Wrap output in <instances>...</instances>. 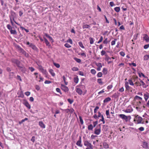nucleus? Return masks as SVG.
<instances>
[{
    "label": "nucleus",
    "mask_w": 149,
    "mask_h": 149,
    "mask_svg": "<svg viewBox=\"0 0 149 149\" xmlns=\"http://www.w3.org/2000/svg\"><path fill=\"white\" fill-rule=\"evenodd\" d=\"M142 120V118L138 115L136 116L134 119V121L136 124L141 123Z\"/></svg>",
    "instance_id": "1"
},
{
    "label": "nucleus",
    "mask_w": 149,
    "mask_h": 149,
    "mask_svg": "<svg viewBox=\"0 0 149 149\" xmlns=\"http://www.w3.org/2000/svg\"><path fill=\"white\" fill-rule=\"evenodd\" d=\"M119 118H121L123 120H125L126 122L128 120V117H130V116H127L124 114H120L118 115Z\"/></svg>",
    "instance_id": "2"
},
{
    "label": "nucleus",
    "mask_w": 149,
    "mask_h": 149,
    "mask_svg": "<svg viewBox=\"0 0 149 149\" xmlns=\"http://www.w3.org/2000/svg\"><path fill=\"white\" fill-rule=\"evenodd\" d=\"M84 145L87 147H89L91 149H93V146L91 144L89 143L88 141H85L84 142Z\"/></svg>",
    "instance_id": "3"
},
{
    "label": "nucleus",
    "mask_w": 149,
    "mask_h": 149,
    "mask_svg": "<svg viewBox=\"0 0 149 149\" xmlns=\"http://www.w3.org/2000/svg\"><path fill=\"white\" fill-rule=\"evenodd\" d=\"M10 15L9 16L10 19H13V20H14L16 16V13L12 10L10 11Z\"/></svg>",
    "instance_id": "4"
},
{
    "label": "nucleus",
    "mask_w": 149,
    "mask_h": 149,
    "mask_svg": "<svg viewBox=\"0 0 149 149\" xmlns=\"http://www.w3.org/2000/svg\"><path fill=\"white\" fill-rule=\"evenodd\" d=\"M23 104L28 109H31V105L26 100H24Z\"/></svg>",
    "instance_id": "5"
},
{
    "label": "nucleus",
    "mask_w": 149,
    "mask_h": 149,
    "mask_svg": "<svg viewBox=\"0 0 149 149\" xmlns=\"http://www.w3.org/2000/svg\"><path fill=\"white\" fill-rule=\"evenodd\" d=\"M12 62L16 64L18 67H20L19 66L20 62L18 60L13 58L11 60Z\"/></svg>",
    "instance_id": "6"
},
{
    "label": "nucleus",
    "mask_w": 149,
    "mask_h": 149,
    "mask_svg": "<svg viewBox=\"0 0 149 149\" xmlns=\"http://www.w3.org/2000/svg\"><path fill=\"white\" fill-rule=\"evenodd\" d=\"M143 39L144 40H145L147 42H149V37L146 34H144L143 35Z\"/></svg>",
    "instance_id": "7"
},
{
    "label": "nucleus",
    "mask_w": 149,
    "mask_h": 149,
    "mask_svg": "<svg viewBox=\"0 0 149 149\" xmlns=\"http://www.w3.org/2000/svg\"><path fill=\"white\" fill-rule=\"evenodd\" d=\"M61 89L65 92H67L69 91V88L64 85L61 84Z\"/></svg>",
    "instance_id": "8"
},
{
    "label": "nucleus",
    "mask_w": 149,
    "mask_h": 149,
    "mask_svg": "<svg viewBox=\"0 0 149 149\" xmlns=\"http://www.w3.org/2000/svg\"><path fill=\"white\" fill-rule=\"evenodd\" d=\"M133 109L130 106H128L127 109L125 111V112L126 113H130L133 111Z\"/></svg>",
    "instance_id": "9"
},
{
    "label": "nucleus",
    "mask_w": 149,
    "mask_h": 149,
    "mask_svg": "<svg viewBox=\"0 0 149 149\" xmlns=\"http://www.w3.org/2000/svg\"><path fill=\"white\" fill-rule=\"evenodd\" d=\"M30 47L32 48L33 50L36 51H38V49L37 47L32 43H31Z\"/></svg>",
    "instance_id": "10"
},
{
    "label": "nucleus",
    "mask_w": 149,
    "mask_h": 149,
    "mask_svg": "<svg viewBox=\"0 0 149 149\" xmlns=\"http://www.w3.org/2000/svg\"><path fill=\"white\" fill-rule=\"evenodd\" d=\"M39 70L44 74L47 75V72L46 70L44 69L42 67H39Z\"/></svg>",
    "instance_id": "11"
},
{
    "label": "nucleus",
    "mask_w": 149,
    "mask_h": 149,
    "mask_svg": "<svg viewBox=\"0 0 149 149\" xmlns=\"http://www.w3.org/2000/svg\"><path fill=\"white\" fill-rule=\"evenodd\" d=\"M100 125V128L98 129H95V131L94 132V133L97 135H99L100 134L101 132V129H100V125Z\"/></svg>",
    "instance_id": "12"
},
{
    "label": "nucleus",
    "mask_w": 149,
    "mask_h": 149,
    "mask_svg": "<svg viewBox=\"0 0 149 149\" xmlns=\"http://www.w3.org/2000/svg\"><path fill=\"white\" fill-rule=\"evenodd\" d=\"M44 39V41L45 43L47 46H48L49 47H51V45L50 44L49 42L47 40L45 37H43Z\"/></svg>",
    "instance_id": "13"
},
{
    "label": "nucleus",
    "mask_w": 149,
    "mask_h": 149,
    "mask_svg": "<svg viewBox=\"0 0 149 149\" xmlns=\"http://www.w3.org/2000/svg\"><path fill=\"white\" fill-rule=\"evenodd\" d=\"M81 138L80 136L79 137V139L77 143L76 144L78 146H79L80 147H81L82 146V145L81 144Z\"/></svg>",
    "instance_id": "14"
},
{
    "label": "nucleus",
    "mask_w": 149,
    "mask_h": 149,
    "mask_svg": "<svg viewBox=\"0 0 149 149\" xmlns=\"http://www.w3.org/2000/svg\"><path fill=\"white\" fill-rule=\"evenodd\" d=\"M77 86L76 87V91L79 95H81L82 93V91L81 89L77 88Z\"/></svg>",
    "instance_id": "15"
},
{
    "label": "nucleus",
    "mask_w": 149,
    "mask_h": 149,
    "mask_svg": "<svg viewBox=\"0 0 149 149\" xmlns=\"http://www.w3.org/2000/svg\"><path fill=\"white\" fill-rule=\"evenodd\" d=\"M39 125L40 127L42 128H45V125L43 123L42 121H39Z\"/></svg>",
    "instance_id": "16"
},
{
    "label": "nucleus",
    "mask_w": 149,
    "mask_h": 149,
    "mask_svg": "<svg viewBox=\"0 0 149 149\" xmlns=\"http://www.w3.org/2000/svg\"><path fill=\"white\" fill-rule=\"evenodd\" d=\"M45 35L46 37H47L49 38L50 41H52V42H54V40L52 38L51 36H50L47 33H45Z\"/></svg>",
    "instance_id": "17"
},
{
    "label": "nucleus",
    "mask_w": 149,
    "mask_h": 149,
    "mask_svg": "<svg viewBox=\"0 0 149 149\" xmlns=\"http://www.w3.org/2000/svg\"><path fill=\"white\" fill-rule=\"evenodd\" d=\"M139 80H140V81L141 83L142 84H140V86H141L142 85L143 88H146L148 86L146 85L145 84L144 82L143 81L141 80L140 79H139Z\"/></svg>",
    "instance_id": "18"
},
{
    "label": "nucleus",
    "mask_w": 149,
    "mask_h": 149,
    "mask_svg": "<svg viewBox=\"0 0 149 149\" xmlns=\"http://www.w3.org/2000/svg\"><path fill=\"white\" fill-rule=\"evenodd\" d=\"M144 96L145 101H146L149 97V93H147V94H144Z\"/></svg>",
    "instance_id": "19"
},
{
    "label": "nucleus",
    "mask_w": 149,
    "mask_h": 149,
    "mask_svg": "<svg viewBox=\"0 0 149 149\" xmlns=\"http://www.w3.org/2000/svg\"><path fill=\"white\" fill-rule=\"evenodd\" d=\"M49 72L50 73L51 75L53 77H54L55 75V73L54 72V70L52 69H50L49 70Z\"/></svg>",
    "instance_id": "20"
},
{
    "label": "nucleus",
    "mask_w": 149,
    "mask_h": 149,
    "mask_svg": "<svg viewBox=\"0 0 149 149\" xmlns=\"http://www.w3.org/2000/svg\"><path fill=\"white\" fill-rule=\"evenodd\" d=\"M20 67H19L20 69L21 70L22 72L23 73H24L26 72V68L24 67H22L20 66Z\"/></svg>",
    "instance_id": "21"
},
{
    "label": "nucleus",
    "mask_w": 149,
    "mask_h": 149,
    "mask_svg": "<svg viewBox=\"0 0 149 149\" xmlns=\"http://www.w3.org/2000/svg\"><path fill=\"white\" fill-rule=\"evenodd\" d=\"M125 87L127 90H129L130 89V87L129 86L128 83L127 82H125Z\"/></svg>",
    "instance_id": "22"
},
{
    "label": "nucleus",
    "mask_w": 149,
    "mask_h": 149,
    "mask_svg": "<svg viewBox=\"0 0 149 149\" xmlns=\"http://www.w3.org/2000/svg\"><path fill=\"white\" fill-rule=\"evenodd\" d=\"M111 100V98L109 97L106 98L103 101L104 103L107 102Z\"/></svg>",
    "instance_id": "23"
},
{
    "label": "nucleus",
    "mask_w": 149,
    "mask_h": 149,
    "mask_svg": "<svg viewBox=\"0 0 149 149\" xmlns=\"http://www.w3.org/2000/svg\"><path fill=\"white\" fill-rule=\"evenodd\" d=\"M143 147L145 148H148V143L146 142H144L143 143Z\"/></svg>",
    "instance_id": "24"
},
{
    "label": "nucleus",
    "mask_w": 149,
    "mask_h": 149,
    "mask_svg": "<svg viewBox=\"0 0 149 149\" xmlns=\"http://www.w3.org/2000/svg\"><path fill=\"white\" fill-rule=\"evenodd\" d=\"M10 33L13 34H17V32L16 30H13L12 29L10 31Z\"/></svg>",
    "instance_id": "25"
},
{
    "label": "nucleus",
    "mask_w": 149,
    "mask_h": 149,
    "mask_svg": "<svg viewBox=\"0 0 149 149\" xmlns=\"http://www.w3.org/2000/svg\"><path fill=\"white\" fill-rule=\"evenodd\" d=\"M90 27V26L88 24H85L83 25L82 28L83 29H88Z\"/></svg>",
    "instance_id": "26"
},
{
    "label": "nucleus",
    "mask_w": 149,
    "mask_h": 149,
    "mask_svg": "<svg viewBox=\"0 0 149 149\" xmlns=\"http://www.w3.org/2000/svg\"><path fill=\"white\" fill-rule=\"evenodd\" d=\"M93 128V127L92 124H90L88 126V129L89 130H92Z\"/></svg>",
    "instance_id": "27"
},
{
    "label": "nucleus",
    "mask_w": 149,
    "mask_h": 149,
    "mask_svg": "<svg viewBox=\"0 0 149 149\" xmlns=\"http://www.w3.org/2000/svg\"><path fill=\"white\" fill-rule=\"evenodd\" d=\"M74 81L77 84L79 81V79L77 77H75L74 78Z\"/></svg>",
    "instance_id": "28"
},
{
    "label": "nucleus",
    "mask_w": 149,
    "mask_h": 149,
    "mask_svg": "<svg viewBox=\"0 0 149 149\" xmlns=\"http://www.w3.org/2000/svg\"><path fill=\"white\" fill-rule=\"evenodd\" d=\"M103 146L104 148H107L109 147L108 145L106 142H104L103 143Z\"/></svg>",
    "instance_id": "29"
},
{
    "label": "nucleus",
    "mask_w": 149,
    "mask_h": 149,
    "mask_svg": "<svg viewBox=\"0 0 149 149\" xmlns=\"http://www.w3.org/2000/svg\"><path fill=\"white\" fill-rule=\"evenodd\" d=\"M102 72L104 74H107V70L106 68H104L103 69Z\"/></svg>",
    "instance_id": "30"
},
{
    "label": "nucleus",
    "mask_w": 149,
    "mask_h": 149,
    "mask_svg": "<svg viewBox=\"0 0 149 149\" xmlns=\"http://www.w3.org/2000/svg\"><path fill=\"white\" fill-rule=\"evenodd\" d=\"M114 10L117 12H119L120 10L119 7H116L114 8Z\"/></svg>",
    "instance_id": "31"
},
{
    "label": "nucleus",
    "mask_w": 149,
    "mask_h": 149,
    "mask_svg": "<svg viewBox=\"0 0 149 149\" xmlns=\"http://www.w3.org/2000/svg\"><path fill=\"white\" fill-rule=\"evenodd\" d=\"M95 65L98 67L102 68V64L101 63H96Z\"/></svg>",
    "instance_id": "32"
},
{
    "label": "nucleus",
    "mask_w": 149,
    "mask_h": 149,
    "mask_svg": "<svg viewBox=\"0 0 149 149\" xmlns=\"http://www.w3.org/2000/svg\"><path fill=\"white\" fill-rule=\"evenodd\" d=\"M97 82L99 84L101 85L102 84H103L101 79H98L97 80Z\"/></svg>",
    "instance_id": "33"
},
{
    "label": "nucleus",
    "mask_w": 149,
    "mask_h": 149,
    "mask_svg": "<svg viewBox=\"0 0 149 149\" xmlns=\"http://www.w3.org/2000/svg\"><path fill=\"white\" fill-rule=\"evenodd\" d=\"M74 59L77 63H80L81 62V60L79 58H74Z\"/></svg>",
    "instance_id": "34"
},
{
    "label": "nucleus",
    "mask_w": 149,
    "mask_h": 149,
    "mask_svg": "<svg viewBox=\"0 0 149 149\" xmlns=\"http://www.w3.org/2000/svg\"><path fill=\"white\" fill-rule=\"evenodd\" d=\"M106 115L107 116V118H109L110 117V115L109 114V110H107L106 111Z\"/></svg>",
    "instance_id": "35"
},
{
    "label": "nucleus",
    "mask_w": 149,
    "mask_h": 149,
    "mask_svg": "<svg viewBox=\"0 0 149 149\" xmlns=\"http://www.w3.org/2000/svg\"><path fill=\"white\" fill-rule=\"evenodd\" d=\"M79 46L82 48H84V47L81 42H78Z\"/></svg>",
    "instance_id": "36"
},
{
    "label": "nucleus",
    "mask_w": 149,
    "mask_h": 149,
    "mask_svg": "<svg viewBox=\"0 0 149 149\" xmlns=\"http://www.w3.org/2000/svg\"><path fill=\"white\" fill-rule=\"evenodd\" d=\"M72 70L73 71H77L79 70L78 68L76 67H73L72 68Z\"/></svg>",
    "instance_id": "37"
},
{
    "label": "nucleus",
    "mask_w": 149,
    "mask_h": 149,
    "mask_svg": "<svg viewBox=\"0 0 149 149\" xmlns=\"http://www.w3.org/2000/svg\"><path fill=\"white\" fill-rule=\"evenodd\" d=\"M91 72L92 74H95L96 73V71L95 69H93L91 70Z\"/></svg>",
    "instance_id": "38"
},
{
    "label": "nucleus",
    "mask_w": 149,
    "mask_h": 149,
    "mask_svg": "<svg viewBox=\"0 0 149 149\" xmlns=\"http://www.w3.org/2000/svg\"><path fill=\"white\" fill-rule=\"evenodd\" d=\"M101 118L102 119L100 120V121H101L102 122L103 124H104L105 123V121L103 116H102Z\"/></svg>",
    "instance_id": "39"
},
{
    "label": "nucleus",
    "mask_w": 149,
    "mask_h": 149,
    "mask_svg": "<svg viewBox=\"0 0 149 149\" xmlns=\"http://www.w3.org/2000/svg\"><path fill=\"white\" fill-rule=\"evenodd\" d=\"M7 28L10 31L12 29V27L10 24H8L7 25Z\"/></svg>",
    "instance_id": "40"
},
{
    "label": "nucleus",
    "mask_w": 149,
    "mask_h": 149,
    "mask_svg": "<svg viewBox=\"0 0 149 149\" xmlns=\"http://www.w3.org/2000/svg\"><path fill=\"white\" fill-rule=\"evenodd\" d=\"M90 41V43L91 44H92L94 43V40L93 39V38H89Z\"/></svg>",
    "instance_id": "41"
},
{
    "label": "nucleus",
    "mask_w": 149,
    "mask_h": 149,
    "mask_svg": "<svg viewBox=\"0 0 149 149\" xmlns=\"http://www.w3.org/2000/svg\"><path fill=\"white\" fill-rule=\"evenodd\" d=\"M79 118L80 121V122L81 123L82 125H83L84 123V122H83V119L81 117V116H79Z\"/></svg>",
    "instance_id": "42"
},
{
    "label": "nucleus",
    "mask_w": 149,
    "mask_h": 149,
    "mask_svg": "<svg viewBox=\"0 0 149 149\" xmlns=\"http://www.w3.org/2000/svg\"><path fill=\"white\" fill-rule=\"evenodd\" d=\"M64 46L65 47L68 48H70L71 47V46L69 44L66 43L64 45Z\"/></svg>",
    "instance_id": "43"
},
{
    "label": "nucleus",
    "mask_w": 149,
    "mask_h": 149,
    "mask_svg": "<svg viewBox=\"0 0 149 149\" xmlns=\"http://www.w3.org/2000/svg\"><path fill=\"white\" fill-rule=\"evenodd\" d=\"M128 81L130 84L132 86H133L134 85V83L131 79H130L128 80Z\"/></svg>",
    "instance_id": "44"
},
{
    "label": "nucleus",
    "mask_w": 149,
    "mask_h": 149,
    "mask_svg": "<svg viewBox=\"0 0 149 149\" xmlns=\"http://www.w3.org/2000/svg\"><path fill=\"white\" fill-rule=\"evenodd\" d=\"M107 40L108 38H105V40L103 41V43L104 44H107L108 43Z\"/></svg>",
    "instance_id": "45"
},
{
    "label": "nucleus",
    "mask_w": 149,
    "mask_h": 149,
    "mask_svg": "<svg viewBox=\"0 0 149 149\" xmlns=\"http://www.w3.org/2000/svg\"><path fill=\"white\" fill-rule=\"evenodd\" d=\"M21 51L22 52V53L24 54L26 56H27L28 55V54H27V55H26L27 54H26V52L23 49H21Z\"/></svg>",
    "instance_id": "46"
},
{
    "label": "nucleus",
    "mask_w": 149,
    "mask_h": 149,
    "mask_svg": "<svg viewBox=\"0 0 149 149\" xmlns=\"http://www.w3.org/2000/svg\"><path fill=\"white\" fill-rule=\"evenodd\" d=\"M117 39H115L114 40L112 41L111 42V45H115L116 43V40Z\"/></svg>",
    "instance_id": "47"
},
{
    "label": "nucleus",
    "mask_w": 149,
    "mask_h": 149,
    "mask_svg": "<svg viewBox=\"0 0 149 149\" xmlns=\"http://www.w3.org/2000/svg\"><path fill=\"white\" fill-rule=\"evenodd\" d=\"M102 76V73L101 72H99L97 74V76L98 77H101Z\"/></svg>",
    "instance_id": "48"
},
{
    "label": "nucleus",
    "mask_w": 149,
    "mask_h": 149,
    "mask_svg": "<svg viewBox=\"0 0 149 149\" xmlns=\"http://www.w3.org/2000/svg\"><path fill=\"white\" fill-rule=\"evenodd\" d=\"M67 42L70 43V44H72L73 43V42L72 40L70 38L69 39L67 40Z\"/></svg>",
    "instance_id": "49"
},
{
    "label": "nucleus",
    "mask_w": 149,
    "mask_h": 149,
    "mask_svg": "<svg viewBox=\"0 0 149 149\" xmlns=\"http://www.w3.org/2000/svg\"><path fill=\"white\" fill-rule=\"evenodd\" d=\"M103 37L102 36H101L100 37V38L99 40L98 41L97 43H100V42H102V41L103 40Z\"/></svg>",
    "instance_id": "50"
},
{
    "label": "nucleus",
    "mask_w": 149,
    "mask_h": 149,
    "mask_svg": "<svg viewBox=\"0 0 149 149\" xmlns=\"http://www.w3.org/2000/svg\"><path fill=\"white\" fill-rule=\"evenodd\" d=\"M54 64L57 68H59L60 67V65L58 63H54Z\"/></svg>",
    "instance_id": "51"
},
{
    "label": "nucleus",
    "mask_w": 149,
    "mask_h": 149,
    "mask_svg": "<svg viewBox=\"0 0 149 149\" xmlns=\"http://www.w3.org/2000/svg\"><path fill=\"white\" fill-rule=\"evenodd\" d=\"M74 111V110L72 108H71L69 109V112L71 113H72Z\"/></svg>",
    "instance_id": "52"
},
{
    "label": "nucleus",
    "mask_w": 149,
    "mask_h": 149,
    "mask_svg": "<svg viewBox=\"0 0 149 149\" xmlns=\"http://www.w3.org/2000/svg\"><path fill=\"white\" fill-rule=\"evenodd\" d=\"M29 69L31 72H33L35 70V69L32 67H29Z\"/></svg>",
    "instance_id": "53"
},
{
    "label": "nucleus",
    "mask_w": 149,
    "mask_h": 149,
    "mask_svg": "<svg viewBox=\"0 0 149 149\" xmlns=\"http://www.w3.org/2000/svg\"><path fill=\"white\" fill-rule=\"evenodd\" d=\"M67 100L70 104H72L73 102V100H71L70 99H68Z\"/></svg>",
    "instance_id": "54"
},
{
    "label": "nucleus",
    "mask_w": 149,
    "mask_h": 149,
    "mask_svg": "<svg viewBox=\"0 0 149 149\" xmlns=\"http://www.w3.org/2000/svg\"><path fill=\"white\" fill-rule=\"evenodd\" d=\"M138 74L140 77H141V76L142 75L144 77H145V75L142 73H140V72H139Z\"/></svg>",
    "instance_id": "55"
},
{
    "label": "nucleus",
    "mask_w": 149,
    "mask_h": 149,
    "mask_svg": "<svg viewBox=\"0 0 149 149\" xmlns=\"http://www.w3.org/2000/svg\"><path fill=\"white\" fill-rule=\"evenodd\" d=\"M147 55H145L143 57V59L144 60H147L148 59Z\"/></svg>",
    "instance_id": "56"
},
{
    "label": "nucleus",
    "mask_w": 149,
    "mask_h": 149,
    "mask_svg": "<svg viewBox=\"0 0 149 149\" xmlns=\"http://www.w3.org/2000/svg\"><path fill=\"white\" fill-rule=\"evenodd\" d=\"M120 55L121 56L123 57H124L125 54V53L122 51L121 52H120Z\"/></svg>",
    "instance_id": "57"
},
{
    "label": "nucleus",
    "mask_w": 149,
    "mask_h": 149,
    "mask_svg": "<svg viewBox=\"0 0 149 149\" xmlns=\"http://www.w3.org/2000/svg\"><path fill=\"white\" fill-rule=\"evenodd\" d=\"M99 109V107L98 106H96L94 109V113H96L97 110Z\"/></svg>",
    "instance_id": "58"
},
{
    "label": "nucleus",
    "mask_w": 149,
    "mask_h": 149,
    "mask_svg": "<svg viewBox=\"0 0 149 149\" xmlns=\"http://www.w3.org/2000/svg\"><path fill=\"white\" fill-rule=\"evenodd\" d=\"M106 53V52L105 51H104V50H102L101 52V55L102 56H103Z\"/></svg>",
    "instance_id": "59"
},
{
    "label": "nucleus",
    "mask_w": 149,
    "mask_h": 149,
    "mask_svg": "<svg viewBox=\"0 0 149 149\" xmlns=\"http://www.w3.org/2000/svg\"><path fill=\"white\" fill-rule=\"evenodd\" d=\"M97 123H98L97 121H96L94 122H93V127H95V126H96V125L97 124Z\"/></svg>",
    "instance_id": "60"
},
{
    "label": "nucleus",
    "mask_w": 149,
    "mask_h": 149,
    "mask_svg": "<svg viewBox=\"0 0 149 149\" xmlns=\"http://www.w3.org/2000/svg\"><path fill=\"white\" fill-rule=\"evenodd\" d=\"M24 93L27 96H28L30 95L31 93L30 92L27 91L25 92Z\"/></svg>",
    "instance_id": "61"
},
{
    "label": "nucleus",
    "mask_w": 149,
    "mask_h": 149,
    "mask_svg": "<svg viewBox=\"0 0 149 149\" xmlns=\"http://www.w3.org/2000/svg\"><path fill=\"white\" fill-rule=\"evenodd\" d=\"M78 74L79 75L83 76H84V74L83 72L81 71H79L78 72Z\"/></svg>",
    "instance_id": "62"
},
{
    "label": "nucleus",
    "mask_w": 149,
    "mask_h": 149,
    "mask_svg": "<svg viewBox=\"0 0 149 149\" xmlns=\"http://www.w3.org/2000/svg\"><path fill=\"white\" fill-rule=\"evenodd\" d=\"M113 87V86L112 85H109L107 87L108 89H109Z\"/></svg>",
    "instance_id": "63"
},
{
    "label": "nucleus",
    "mask_w": 149,
    "mask_h": 149,
    "mask_svg": "<svg viewBox=\"0 0 149 149\" xmlns=\"http://www.w3.org/2000/svg\"><path fill=\"white\" fill-rule=\"evenodd\" d=\"M149 47V44L146 45L144 46V48L145 49H147Z\"/></svg>",
    "instance_id": "64"
}]
</instances>
